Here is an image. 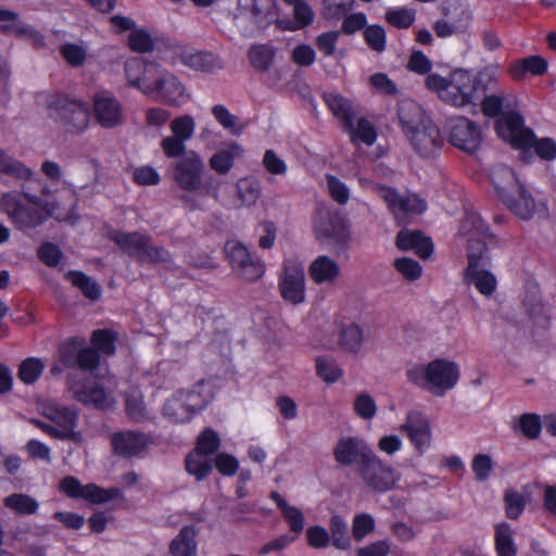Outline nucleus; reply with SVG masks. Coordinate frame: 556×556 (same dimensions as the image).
Here are the masks:
<instances>
[{"label":"nucleus","instance_id":"1","mask_svg":"<svg viewBox=\"0 0 556 556\" xmlns=\"http://www.w3.org/2000/svg\"><path fill=\"white\" fill-rule=\"evenodd\" d=\"M2 211L13 226L21 231L34 229L46 223L53 214L54 205L39 195L4 193L1 197Z\"/></svg>","mask_w":556,"mask_h":556},{"label":"nucleus","instance_id":"2","mask_svg":"<svg viewBox=\"0 0 556 556\" xmlns=\"http://www.w3.org/2000/svg\"><path fill=\"white\" fill-rule=\"evenodd\" d=\"M459 368L453 361L435 358L406 370L407 381L435 396H444L459 380Z\"/></svg>","mask_w":556,"mask_h":556},{"label":"nucleus","instance_id":"3","mask_svg":"<svg viewBox=\"0 0 556 556\" xmlns=\"http://www.w3.org/2000/svg\"><path fill=\"white\" fill-rule=\"evenodd\" d=\"M43 103L49 116L66 132L81 135L89 128L90 110L85 101L72 99L63 92H49L45 93Z\"/></svg>","mask_w":556,"mask_h":556},{"label":"nucleus","instance_id":"4","mask_svg":"<svg viewBox=\"0 0 556 556\" xmlns=\"http://www.w3.org/2000/svg\"><path fill=\"white\" fill-rule=\"evenodd\" d=\"M110 239L129 257L139 263L170 264L172 253L162 245L152 244V237L140 231L113 230ZM166 268H170L169 265Z\"/></svg>","mask_w":556,"mask_h":556},{"label":"nucleus","instance_id":"5","mask_svg":"<svg viewBox=\"0 0 556 556\" xmlns=\"http://www.w3.org/2000/svg\"><path fill=\"white\" fill-rule=\"evenodd\" d=\"M467 260L464 280L473 285L480 294L491 296L496 291L497 279L490 270L492 258L488 243L470 240L467 247Z\"/></svg>","mask_w":556,"mask_h":556},{"label":"nucleus","instance_id":"6","mask_svg":"<svg viewBox=\"0 0 556 556\" xmlns=\"http://www.w3.org/2000/svg\"><path fill=\"white\" fill-rule=\"evenodd\" d=\"M356 475L369 492L379 495L394 490L402 478L401 472L375 451L357 468Z\"/></svg>","mask_w":556,"mask_h":556},{"label":"nucleus","instance_id":"7","mask_svg":"<svg viewBox=\"0 0 556 556\" xmlns=\"http://www.w3.org/2000/svg\"><path fill=\"white\" fill-rule=\"evenodd\" d=\"M483 76L462 68L453 71L446 92H443V102L456 108L475 104L486 91Z\"/></svg>","mask_w":556,"mask_h":556},{"label":"nucleus","instance_id":"8","mask_svg":"<svg viewBox=\"0 0 556 556\" xmlns=\"http://www.w3.org/2000/svg\"><path fill=\"white\" fill-rule=\"evenodd\" d=\"M483 76L462 68L453 71L446 92H443V102L456 108L475 104L486 91Z\"/></svg>","mask_w":556,"mask_h":556},{"label":"nucleus","instance_id":"9","mask_svg":"<svg viewBox=\"0 0 556 556\" xmlns=\"http://www.w3.org/2000/svg\"><path fill=\"white\" fill-rule=\"evenodd\" d=\"M204 163L201 156L190 151L181 157L173 167V178L177 186L188 192H194L202 188L207 194H216V188L210 186L207 180H203Z\"/></svg>","mask_w":556,"mask_h":556},{"label":"nucleus","instance_id":"10","mask_svg":"<svg viewBox=\"0 0 556 556\" xmlns=\"http://www.w3.org/2000/svg\"><path fill=\"white\" fill-rule=\"evenodd\" d=\"M447 141L455 148L473 154L482 143L481 127L470 118L462 115L452 116L444 125Z\"/></svg>","mask_w":556,"mask_h":556},{"label":"nucleus","instance_id":"11","mask_svg":"<svg viewBox=\"0 0 556 556\" xmlns=\"http://www.w3.org/2000/svg\"><path fill=\"white\" fill-rule=\"evenodd\" d=\"M495 131L500 138L510 143L514 149L529 151L534 131L525 126L523 116L515 110L505 111L495 122Z\"/></svg>","mask_w":556,"mask_h":556},{"label":"nucleus","instance_id":"12","mask_svg":"<svg viewBox=\"0 0 556 556\" xmlns=\"http://www.w3.org/2000/svg\"><path fill=\"white\" fill-rule=\"evenodd\" d=\"M508 174L510 176L508 187L494 186L496 195L516 216L530 219L535 212L534 199L518 180L514 170L509 169Z\"/></svg>","mask_w":556,"mask_h":556},{"label":"nucleus","instance_id":"13","mask_svg":"<svg viewBox=\"0 0 556 556\" xmlns=\"http://www.w3.org/2000/svg\"><path fill=\"white\" fill-rule=\"evenodd\" d=\"M60 491L70 498L85 500L91 504H104L119 496L118 488L104 489L94 483L86 485L73 477L66 476L60 481Z\"/></svg>","mask_w":556,"mask_h":556},{"label":"nucleus","instance_id":"14","mask_svg":"<svg viewBox=\"0 0 556 556\" xmlns=\"http://www.w3.org/2000/svg\"><path fill=\"white\" fill-rule=\"evenodd\" d=\"M226 258L232 269L247 281H255L265 273L264 263L254 260L244 244L239 241L229 240L225 244Z\"/></svg>","mask_w":556,"mask_h":556},{"label":"nucleus","instance_id":"15","mask_svg":"<svg viewBox=\"0 0 556 556\" xmlns=\"http://www.w3.org/2000/svg\"><path fill=\"white\" fill-rule=\"evenodd\" d=\"M91 100L94 121L102 128L112 129L123 123V105L111 90H98Z\"/></svg>","mask_w":556,"mask_h":556},{"label":"nucleus","instance_id":"16","mask_svg":"<svg viewBox=\"0 0 556 556\" xmlns=\"http://www.w3.org/2000/svg\"><path fill=\"white\" fill-rule=\"evenodd\" d=\"M0 33L13 35L18 40L27 41L33 49L40 50L47 45L45 35L35 26L24 23L18 14L8 9H0Z\"/></svg>","mask_w":556,"mask_h":556},{"label":"nucleus","instance_id":"17","mask_svg":"<svg viewBox=\"0 0 556 556\" xmlns=\"http://www.w3.org/2000/svg\"><path fill=\"white\" fill-rule=\"evenodd\" d=\"M371 446L359 437H341L332 448L333 459L343 468L361 467L366 457L372 452Z\"/></svg>","mask_w":556,"mask_h":556},{"label":"nucleus","instance_id":"18","mask_svg":"<svg viewBox=\"0 0 556 556\" xmlns=\"http://www.w3.org/2000/svg\"><path fill=\"white\" fill-rule=\"evenodd\" d=\"M378 193L386 202L388 210L399 223L401 218L409 214H422L427 210L425 200L416 194L401 195L397 190L391 186L381 185L378 187Z\"/></svg>","mask_w":556,"mask_h":556},{"label":"nucleus","instance_id":"19","mask_svg":"<svg viewBox=\"0 0 556 556\" xmlns=\"http://www.w3.org/2000/svg\"><path fill=\"white\" fill-rule=\"evenodd\" d=\"M281 298L292 305L302 304L306 298L305 273L301 265L286 264L278 278Z\"/></svg>","mask_w":556,"mask_h":556},{"label":"nucleus","instance_id":"20","mask_svg":"<svg viewBox=\"0 0 556 556\" xmlns=\"http://www.w3.org/2000/svg\"><path fill=\"white\" fill-rule=\"evenodd\" d=\"M414 151L424 159L438 156L443 148L444 141L440 128L431 121H426L422 127L413 131L406 137Z\"/></svg>","mask_w":556,"mask_h":556},{"label":"nucleus","instance_id":"21","mask_svg":"<svg viewBox=\"0 0 556 556\" xmlns=\"http://www.w3.org/2000/svg\"><path fill=\"white\" fill-rule=\"evenodd\" d=\"M400 430L406 433L412 445L419 455L430 447L432 432L428 417L420 410H410Z\"/></svg>","mask_w":556,"mask_h":556},{"label":"nucleus","instance_id":"22","mask_svg":"<svg viewBox=\"0 0 556 556\" xmlns=\"http://www.w3.org/2000/svg\"><path fill=\"white\" fill-rule=\"evenodd\" d=\"M42 415L53 422L61 433L65 434L64 440L74 442L80 440V434L75 431L78 422V412L76 408L51 402L43 406Z\"/></svg>","mask_w":556,"mask_h":556},{"label":"nucleus","instance_id":"23","mask_svg":"<svg viewBox=\"0 0 556 556\" xmlns=\"http://www.w3.org/2000/svg\"><path fill=\"white\" fill-rule=\"evenodd\" d=\"M150 444V437L140 431H116L111 435L113 454L126 459L138 456L144 452Z\"/></svg>","mask_w":556,"mask_h":556},{"label":"nucleus","instance_id":"24","mask_svg":"<svg viewBox=\"0 0 556 556\" xmlns=\"http://www.w3.org/2000/svg\"><path fill=\"white\" fill-rule=\"evenodd\" d=\"M316 238L327 240L336 244H345L350 231L344 219L338 214H326L318 217L314 224Z\"/></svg>","mask_w":556,"mask_h":556},{"label":"nucleus","instance_id":"25","mask_svg":"<svg viewBox=\"0 0 556 556\" xmlns=\"http://www.w3.org/2000/svg\"><path fill=\"white\" fill-rule=\"evenodd\" d=\"M148 96L172 105H179L185 101V86L173 74L165 73L151 83V92Z\"/></svg>","mask_w":556,"mask_h":556},{"label":"nucleus","instance_id":"26","mask_svg":"<svg viewBox=\"0 0 556 556\" xmlns=\"http://www.w3.org/2000/svg\"><path fill=\"white\" fill-rule=\"evenodd\" d=\"M174 52L182 64L194 71L212 73L222 68L219 59L212 52L198 51L185 45H176Z\"/></svg>","mask_w":556,"mask_h":556},{"label":"nucleus","instance_id":"27","mask_svg":"<svg viewBox=\"0 0 556 556\" xmlns=\"http://www.w3.org/2000/svg\"><path fill=\"white\" fill-rule=\"evenodd\" d=\"M458 235L469 237L470 240H479L481 242L489 241V243H496L497 238L491 231L489 225L482 219L479 213L466 210L464 217L460 219ZM469 243L467 244V247Z\"/></svg>","mask_w":556,"mask_h":556},{"label":"nucleus","instance_id":"28","mask_svg":"<svg viewBox=\"0 0 556 556\" xmlns=\"http://www.w3.org/2000/svg\"><path fill=\"white\" fill-rule=\"evenodd\" d=\"M397 118L405 137L422 127L426 121H431L424 109L412 99H406L399 103Z\"/></svg>","mask_w":556,"mask_h":556},{"label":"nucleus","instance_id":"29","mask_svg":"<svg viewBox=\"0 0 556 556\" xmlns=\"http://www.w3.org/2000/svg\"><path fill=\"white\" fill-rule=\"evenodd\" d=\"M395 244L399 250H412L424 260L430 257L434 249L431 238L420 230H400L396 235Z\"/></svg>","mask_w":556,"mask_h":556},{"label":"nucleus","instance_id":"30","mask_svg":"<svg viewBox=\"0 0 556 556\" xmlns=\"http://www.w3.org/2000/svg\"><path fill=\"white\" fill-rule=\"evenodd\" d=\"M243 152V148L238 142H227L210 157L208 165L218 175H226L233 167L236 159L242 156Z\"/></svg>","mask_w":556,"mask_h":556},{"label":"nucleus","instance_id":"31","mask_svg":"<svg viewBox=\"0 0 556 556\" xmlns=\"http://www.w3.org/2000/svg\"><path fill=\"white\" fill-rule=\"evenodd\" d=\"M324 100L333 116L340 121L342 128L353 130L356 112L353 110L351 101L336 92L325 93Z\"/></svg>","mask_w":556,"mask_h":556},{"label":"nucleus","instance_id":"32","mask_svg":"<svg viewBox=\"0 0 556 556\" xmlns=\"http://www.w3.org/2000/svg\"><path fill=\"white\" fill-rule=\"evenodd\" d=\"M269 497L277 505L282 518L289 526V530L295 534L293 540L296 539L304 530V514L300 508L289 505L287 500L277 491H271Z\"/></svg>","mask_w":556,"mask_h":556},{"label":"nucleus","instance_id":"33","mask_svg":"<svg viewBox=\"0 0 556 556\" xmlns=\"http://www.w3.org/2000/svg\"><path fill=\"white\" fill-rule=\"evenodd\" d=\"M548 62L541 55H530L509 63L508 73L514 80H520L526 74L541 76L547 72Z\"/></svg>","mask_w":556,"mask_h":556},{"label":"nucleus","instance_id":"34","mask_svg":"<svg viewBox=\"0 0 556 556\" xmlns=\"http://www.w3.org/2000/svg\"><path fill=\"white\" fill-rule=\"evenodd\" d=\"M308 276L317 285L331 283L340 276V266L329 256L319 255L309 264Z\"/></svg>","mask_w":556,"mask_h":556},{"label":"nucleus","instance_id":"35","mask_svg":"<svg viewBox=\"0 0 556 556\" xmlns=\"http://www.w3.org/2000/svg\"><path fill=\"white\" fill-rule=\"evenodd\" d=\"M76 399L85 405H92L101 410L111 406L105 389L96 381L84 382L76 391Z\"/></svg>","mask_w":556,"mask_h":556},{"label":"nucleus","instance_id":"36","mask_svg":"<svg viewBox=\"0 0 556 556\" xmlns=\"http://www.w3.org/2000/svg\"><path fill=\"white\" fill-rule=\"evenodd\" d=\"M511 526L502 521L494 526V551L496 556H517L518 545Z\"/></svg>","mask_w":556,"mask_h":556},{"label":"nucleus","instance_id":"37","mask_svg":"<svg viewBox=\"0 0 556 556\" xmlns=\"http://www.w3.org/2000/svg\"><path fill=\"white\" fill-rule=\"evenodd\" d=\"M194 526H184L169 544L172 556H197L198 544Z\"/></svg>","mask_w":556,"mask_h":556},{"label":"nucleus","instance_id":"38","mask_svg":"<svg viewBox=\"0 0 556 556\" xmlns=\"http://www.w3.org/2000/svg\"><path fill=\"white\" fill-rule=\"evenodd\" d=\"M125 76L128 84L141 92H151V83L146 78L147 63L140 58H131L125 62Z\"/></svg>","mask_w":556,"mask_h":556},{"label":"nucleus","instance_id":"39","mask_svg":"<svg viewBox=\"0 0 556 556\" xmlns=\"http://www.w3.org/2000/svg\"><path fill=\"white\" fill-rule=\"evenodd\" d=\"M441 12L443 16L456 25V28L466 30L471 23L472 14L468 5L459 0L447 1L442 5Z\"/></svg>","mask_w":556,"mask_h":556},{"label":"nucleus","instance_id":"40","mask_svg":"<svg viewBox=\"0 0 556 556\" xmlns=\"http://www.w3.org/2000/svg\"><path fill=\"white\" fill-rule=\"evenodd\" d=\"M64 278L70 281L73 287L77 288L88 300L97 301L101 298L102 289L100 285L84 271L68 270Z\"/></svg>","mask_w":556,"mask_h":556},{"label":"nucleus","instance_id":"41","mask_svg":"<svg viewBox=\"0 0 556 556\" xmlns=\"http://www.w3.org/2000/svg\"><path fill=\"white\" fill-rule=\"evenodd\" d=\"M522 305L534 327L548 328L551 315L539 294L526 295Z\"/></svg>","mask_w":556,"mask_h":556},{"label":"nucleus","instance_id":"42","mask_svg":"<svg viewBox=\"0 0 556 556\" xmlns=\"http://www.w3.org/2000/svg\"><path fill=\"white\" fill-rule=\"evenodd\" d=\"M276 50L268 43H255L249 48L248 58L252 67L261 73L267 72L274 63Z\"/></svg>","mask_w":556,"mask_h":556},{"label":"nucleus","instance_id":"43","mask_svg":"<svg viewBox=\"0 0 556 556\" xmlns=\"http://www.w3.org/2000/svg\"><path fill=\"white\" fill-rule=\"evenodd\" d=\"M163 415L174 424H186L193 419L192 412L185 405L178 392L166 400L163 406Z\"/></svg>","mask_w":556,"mask_h":556},{"label":"nucleus","instance_id":"44","mask_svg":"<svg viewBox=\"0 0 556 556\" xmlns=\"http://www.w3.org/2000/svg\"><path fill=\"white\" fill-rule=\"evenodd\" d=\"M118 333L111 328L96 329L90 334L91 346L100 355L112 356L116 353Z\"/></svg>","mask_w":556,"mask_h":556},{"label":"nucleus","instance_id":"45","mask_svg":"<svg viewBox=\"0 0 556 556\" xmlns=\"http://www.w3.org/2000/svg\"><path fill=\"white\" fill-rule=\"evenodd\" d=\"M293 5V21L290 20H281L279 21V27L283 30H300L308 25H311L314 21V12L312 8L305 2L294 3Z\"/></svg>","mask_w":556,"mask_h":556},{"label":"nucleus","instance_id":"46","mask_svg":"<svg viewBox=\"0 0 556 556\" xmlns=\"http://www.w3.org/2000/svg\"><path fill=\"white\" fill-rule=\"evenodd\" d=\"M0 174L18 180H30L34 173L23 162L13 159L0 148Z\"/></svg>","mask_w":556,"mask_h":556},{"label":"nucleus","instance_id":"47","mask_svg":"<svg viewBox=\"0 0 556 556\" xmlns=\"http://www.w3.org/2000/svg\"><path fill=\"white\" fill-rule=\"evenodd\" d=\"M329 534L332 546L340 551H348L351 547V538L348 531V523L340 515H333L329 520Z\"/></svg>","mask_w":556,"mask_h":556},{"label":"nucleus","instance_id":"48","mask_svg":"<svg viewBox=\"0 0 556 556\" xmlns=\"http://www.w3.org/2000/svg\"><path fill=\"white\" fill-rule=\"evenodd\" d=\"M3 505L17 515H33L39 508V503L25 493H13L3 498Z\"/></svg>","mask_w":556,"mask_h":556},{"label":"nucleus","instance_id":"49","mask_svg":"<svg viewBox=\"0 0 556 556\" xmlns=\"http://www.w3.org/2000/svg\"><path fill=\"white\" fill-rule=\"evenodd\" d=\"M363 330L355 323L345 325L340 330L339 344L348 352L358 353L363 345Z\"/></svg>","mask_w":556,"mask_h":556},{"label":"nucleus","instance_id":"50","mask_svg":"<svg viewBox=\"0 0 556 556\" xmlns=\"http://www.w3.org/2000/svg\"><path fill=\"white\" fill-rule=\"evenodd\" d=\"M45 370L43 362L38 357H27L21 362L17 368V378L24 384H34Z\"/></svg>","mask_w":556,"mask_h":556},{"label":"nucleus","instance_id":"51","mask_svg":"<svg viewBox=\"0 0 556 556\" xmlns=\"http://www.w3.org/2000/svg\"><path fill=\"white\" fill-rule=\"evenodd\" d=\"M316 374L323 381L331 384L343 376V370L333 357L323 355L316 358Z\"/></svg>","mask_w":556,"mask_h":556},{"label":"nucleus","instance_id":"52","mask_svg":"<svg viewBox=\"0 0 556 556\" xmlns=\"http://www.w3.org/2000/svg\"><path fill=\"white\" fill-rule=\"evenodd\" d=\"M128 48L136 53H151L154 50V40L150 33L142 28H136L128 35Z\"/></svg>","mask_w":556,"mask_h":556},{"label":"nucleus","instance_id":"53","mask_svg":"<svg viewBox=\"0 0 556 556\" xmlns=\"http://www.w3.org/2000/svg\"><path fill=\"white\" fill-rule=\"evenodd\" d=\"M355 0H324L323 16L329 21H339L352 11Z\"/></svg>","mask_w":556,"mask_h":556},{"label":"nucleus","instance_id":"54","mask_svg":"<svg viewBox=\"0 0 556 556\" xmlns=\"http://www.w3.org/2000/svg\"><path fill=\"white\" fill-rule=\"evenodd\" d=\"M364 40L368 48L381 53L387 48V33L379 24L367 25L363 31Z\"/></svg>","mask_w":556,"mask_h":556},{"label":"nucleus","instance_id":"55","mask_svg":"<svg viewBox=\"0 0 556 556\" xmlns=\"http://www.w3.org/2000/svg\"><path fill=\"white\" fill-rule=\"evenodd\" d=\"M220 447V439L215 430L205 428L198 437L195 450L198 454L210 456Z\"/></svg>","mask_w":556,"mask_h":556},{"label":"nucleus","instance_id":"56","mask_svg":"<svg viewBox=\"0 0 556 556\" xmlns=\"http://www.w3.org/2000/svg\"><path fill=\"white\" fill-rule=\"evenodd\" d=\"M518 429L529 440H536L542 432L541 417L535 413H523L519 416Z\"/></svg>","mask_w":556,"mask_h":556},{"label":"nucleus","instance_id":"57","mask_svg":"<svg viewBox=\"0 0 556 556\" xmlns=\"http://www.w3.org/2000/svg\"><path fill=\"white\" fill-rule=\"evenodd\" d=\"M386 22L399 29H407L415 22V12L406 8L388 9L384 14Z\"/></svg>","mask_w":556,"mask_h":556},{"label":"nucleus","instance_id":"58","mask_svg":"<svg viewBox=\"0 0 556 556\" xmlns=\"http://www.w3.org/2000/svg\"><path fill=\"white\" fill-rule=\"evenodd\" d=\"M84 343V340L78 337H71L63 341L59 348L60 358L62 364L67 368H75L76 355L79 351V346Z\"/></svg>","mask_w":556,"mask_h":556},{"label":"nucleus","instance_id":"59","mask_svg":"<svg viewBox=\"0 0 556 556\" xmlns=\"http://www.w3.org/2000/svg\"><path fill=\"white\" fill-rule=\"evenodd\" d=\"M351 135L352 141L361 140L367 146H372L377 140V131L374 125L365 117L357 121V127L353 126V130H344Z\"/></svg>","mask_w":556,"mask_h":556},{"label":"nucleus","instance_id":"60","mask_svg":"<svg viewBox=\"0 0 556 556\" xmlns=\"http://www.w3.org/2000/svg\"><path fill=\"white\" fill-rule=\"evenodd\" d=\"M125 412L132 422H143L147 419V407L141 394H128L126 396Z\"/></svg>","mask_w":556,"mask_h":556},{"label":"nucleus","instance_id":"61","mask_svg":"<svg viewBox=\"0 0 556 556\" xmlns=\"http://www.w3.org/2000/svg\"><path fill=\"white\" fill-rule=\"evenodd\" d=\"M353 409L359 418L370 420L377 414V404L370 394L363 392L355 397Z\"/></svg>","mask_w":556,"mask_h":556},{"label":"nucleus","instance_id":"62","mask_svg":"<svg viewBox=\"0 0 556 556\" xmlns=\"http://www.w3.org/2000/svg\"><path fill=\"white\" fill-rule=\"evenodd\" d=\"M504 503L506 517L510 520H517L526 508L525 497L514 490L505 492Z\"/></svg>","mask_w":556,"mask_h":556},{"label":"nucleus","instance_id":"63","mask_svg":"<svg viewBox=\"0 0 556 556\" xmlns=\"http://www.w3.org/2000/svg\"><path fill=\"white\" fill-rule=\"evenodd\" d=\"M75 361L77 368L85 371H92L99 367L101 355L92 346H84L77 352Z\"/></svg>","mask_w":556,"mask_h":556},{"label":"nucleus","instance_id":"64","mask_svg":"<svg viewBox=\"0 0 556 556\" xmlns=\"http://www.w3.org/2000/svg\"><path fill=\"white\" fill-rule=\"evenodd\" d=\"M533 149L535 154L544 161H553L556 159V141L549 137L536 138L534 135L529 150Z\"/></svg>","mask_w":556,"mask_h":556}]
</instances>
